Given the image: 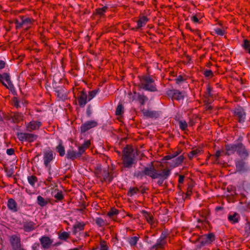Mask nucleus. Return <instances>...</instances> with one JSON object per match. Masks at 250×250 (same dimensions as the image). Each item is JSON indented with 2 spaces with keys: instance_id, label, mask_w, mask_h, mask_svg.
I'll list each match as a JSON object with an SVG mask.
<instances>
[{
  "instance_id": "f257e3e1",
  "label": "nucleus",
  "mask_w": 250,
  "mask_h": 250,
  "mask_svg": "<svg viewBox=\"0 0 250 250\" xmlns=\"http://www.w3.org/2000/svg\"><path fill=\"white\" fill-rule=\"evenodd\" d=\"M122 161L124 167L130 168L136 163L135 153L133 148L126 146L123 150Z\"/></svg>"
},
{
  "instance_id": "f03ea898",
  "label": "nucleus",
  "mask_w": 250,
  "mask_h": 250,
  "mask_svg": "<svg viewBox=\"0 0 250 250\" xmlns=\"http://www.w3.org/2000/svg\"><path fill=\"white\" fill-rule=\"evenodd\" d=\"M140 86L143 89L151 92H155L157 90L154 80L149 75H145L140 77Z\"/></svg>"
},
{
  "instance_id": "7ed1b4c3",
  "label": "nucleus",
  "mask_w": 250,
  "mask_h": 250,
  "mask_svg": "<svg viewBox=\"0 0 250 250\" xmlns=\"http://www.w3.org/2000/svg\"><path fill=\"white\" fill-rule=\"evenodd\" d=\"M235 119L241 124H243L246 120V113L244 109L241 106H237L233 110Z\"/></svg>"
},
{
  "instance_id": "20e7f679",
  "label": "nucleus",
  "mask_w": 250,
  "mask_h": 250,
  "mask_svg": "<svg viewBox=\"0 0 250 250\" xmlns=\"http://www.w3.org/2000/svg\"><path fill=\"white\" fill-rule=\"evenodd\" d=\"M245 159H238L235 160L236 170L239 173H244L250 170L249 167L245 161Z\"/></svg>"
},
{
  "instance_id": "39448f33",
  "label": "nucleus",
  "mask_w": 250,
  "mask_h": 250,
  "mask_svg": "<svg viewBox=\"0 0 250 250\" xmlns=\"http://www.w3.org/2000/svg\"><path fill=\"white\" fill-rule=\"evenodd\" d=\"M54 154L53 151L48 150L44 152L43 154V163L45 167L48 168L49 173L50 175V169H51V165H50V163L55 158Z\"/></svg>"
},
{
  "instance_id": "423d86ee",
  "label": "nucleus",
  "mask_w": 250,
  "mask_h": 250,
  "mask_svg": "<svg viewBox=\"0 0 250 250\" xmlns=\"http://www.w3.org/2000/svg\"><path fill=\"white\" fill-rule=\"evenodd\" d=\"M22 229L25 232H31L35 230L37 226L36 224L29 219H23L21 223Z\"/></svg>"
},
{
  "instance_id": "0eeeda50",
  "label": "nucleus",
  "mask_w": 250,
  "mask_h": 250,
  "mask_svg": "<svg viewBox=\"0 0 250 250\" xmlns=\"http://www.w3.org/2000/svg\"><path fill=\"white\" fill-rule=\"evenodd\" d=\"M17 137L21 141H27L28 142H33L36 140L38 137L37 135L29 133H18Z\"/></svg>"
},
{
  "instance_id": "6e6552de",
  "label": "nucleus",
  "mask_w": 250,
  "mask_h": 250,
  "mask_svg": "<svg viewBox=\"0 0 250 250\" xmlns=\"http://www.w3.org/2000/svg\"><path fill=\"white\" fill-rule=\"evenodd\" d=\"M9 241L13 250H21L22 248L21 247V241L20 236L17 235H12L9 237Z\"/></svg>"
},
{
  "instance_id": "1a4fd4ad",
  "label": "nucleus",
  "mask_w": 250,
  "mask_h": 250,
  "mask_svg": "<svg viewBox=\"0 0 250 250\" xmlns=\"http://www.w3.org/2000/svg\"><path fill=\"white\" fill-rule=\"evenodd\" d=\"M83 154V149L78 148V151H75L71 148L67 151L66 157L68 159L74 160L76 159L80 158Z\"/></svg>"
},
{
  "instance_id": "9d476101",
  "label": "nucleus",
  "mask_w": 250,
  "mask_h": 250,
  "mask_svg": "<svg viewBox=\"0 0 250 250\" xmlns=\"http://www.w3.org/2000/svg\"><path fill=\"white\" fill-rule=\"evenodd\" d=\"M167 94L172 100H176L177 101L183 100L185 97L183 92L175 89L168 90L167 91Z\"/></svg>"
},
{
  "instance_id": "9b49d317",
  "label": "nucleus",
  "mask_w": 250,
  "mask_h": 250,
  "mask_svg": "<svg viewBox=\"0 0 250 250\" xmlns=\"http://www.w3.org/2000/svg\"><path fill=\"white\" fill-rule=\"evenodd\" d=\"M215 239V235L212 233L205 234L199 238V241L202 245L211 244Z\"/></svg>"
},
{
  "instance_id": "f8f14e48",
  "label": "nucleus",
  "mask_w": 250,
  "mask_h": 250,
  "mask_svg": "<svg viewBox=\"0 0 250 250\" xmlns=\"http://www.w3.org/2000/svg\"><path fill=\"white\" fill-rule=\"evenodd\" d=\"M236 153L241 159H246L249 155V151L245 146L241 143H238Z\"/></svg>"
},
{
  "instance_id": "ddd939ff",
  "label": "nucleus",
  "mask_w": 250,
  "mask_h": 250,
  "mask_svg": "<svg viewBox=\"0 0 250 250\" xmlns=\"http://www.w3.org/2000/svg\"><path fill=\"white\" fill-rule=\"evenodd\" d=\"M156 172L157 170L153 165L152 163L148 167H146L144 168V173L145 175L153 179H157Z\"/></svg>"
},
{
  "instance_id": "4468645a",
  "label": "nucleus",
  "mask_w": 250,
  "mask_h": 250,
  "mask_svg": "<svg viewBox=\"0 0 250 250\" xmlns=\"http://www.w3.org/2000/svg\"><path fill=\"white\" fill-rule=\"evenodd\" d=\"M97 125L98 123L97 121L94 120L88 121L81 125L80 127L81 132L82 133H84Z\"/></svg>"
},
{
  "instance_id": "2eb2a0df",
  "label": "nucleus",
  "mask_w": 250,
  "mask_h": 250,
  "mask_svg": "<svg viewBox=\"0 0 250 250\" xmlns=\"http://www.w3.org/2000/svg\"><path fill=\"white\" fill-rule=\"evenodd\" d=\"M0 81L1 82L2 84L7 88H12L13 87V84L11 81L10 76L9 73H4L2 74H1V77H0Z\"/></svg>"
},
{
  "instance_id": "dca6fc26",
  "label": "nucleus",
  "mask_w": 250,
  "mask_h": 250,
  "mask_svg": "<svg viewBox=\"0 0 250 250\" xmlns=\"http://www.w3.org/2000/svg\"><path fill=\"white\" fill-rule=\"evenodd\" d=\"M42 125L40 121H31L26 124V128L27 131L31 132L32 131L38 130Z\"/></svg>"
},
{
  "instance_id": "f3484780",
  "label": "nucleus",
  "mask_w": 250,
  "mask_h": 250,
  "mask_svg": "<svg viewBox=\"0 0 250 250\" xmlns=\"http://www.w3.org/2000/svg\"><path fill=\"white\" fill-rule=\"evenodd\" d=\"M142 112L144 116L148 118L156 119L159 116V112L156 111L143 109Z\"/></svg>"
},
{
  "instance_id": "a211bd4d",
  "label": "nucleus",
  "mask_w": 250,
  "mask_h": 250,
  "mask_svg": "<svg viewBox=\"0 0 250 250\" xmlns=\"http://www.w3.org/2000/svg\"><path fill=\"white\" fill-rule=\"evenodd\" d=\"M142 213L147 222L150 225L151 227H155L157 225V221L154 220L153 216L146 211L143 210Z\"/></svg>"
},
{
  "instance_id": "6ab92c4d",
  "label": "nucleus",
  "mask_w": 250,
  "mask_h": 250,
  "mask_svg": "<svg viewBox=\"0 0 250 250\" xmlns=\"http://www.w3.org/2000/svg\"><path fill=\"white\" fill-rule=\"evenodd\" d=\"M79 104L81 107H84L88 101V97L86 93L82 91L80 92L78 98Z\"/></svg>"
},
{
  "instance_id": "aec40b11",
  "label": "nucleus",
  "mask_w": 250,
  "mask_h": 250,
  "mask_svg": "<svg viewBox=\"0 0 250 250\" xmlns=\"http://www.w3.org/2000/svg\"><path fill=\"white\" fill-rule=\"evenodd\" d=\"M40 241L42 246L44 249H48L52 243V240L49 237L46 236H43L40 239Z\"/></svg>"
},
{
  "instance_id": "412c9836",
  "label": "nucleus",
  "mask_w": 250,
  "mask_h": 250,
  "mask_svg": "<svg viewBox=\"0 0 250 250\" xmlns=\"http://www.w3.org/2000/svg\"><path fill=\"white\" fill-rule=\"evenodd\" d=\"M237 146L238 143L226 145V154L227 155H230L233 154L235 152H236Z\"/></svg>"
},
{
  "instance_id": "4be33fe9",
  "label": "nucleus",
  "mask_w": 250,
  "mask_h": 250,
  "mask_svg": "<svg viewBox=\"0 0 250 250\" xmlns=\"http://www.w3.org/2000/svg\"><path fill=\"white\" fill-rule=\"evenodd\" d=\"M7 206L8 208L13 212H16L18 210V204L12 198L8 199Z\"/></svg>"
},
{
  "instance_id": "5701e85b",
  "label": "nucleus",
  "mask_w": 250,
  "mask_h": 250,
  "mask_svg": "<svg viewBox=\"0 0 250 250\" xmlns=\"http://www.w3.org/2000/svg\"><path fill=\"white\" fill-rule=\"evenodd\" d=\"M171 173L170 170L168 168L163 169L161 172H159L157 170L156 172L157 178H161L167 179Z\"/></svg>"
},
{
  "instance_id": "b1692460",
  "label": "nucleus",
  "mask_w": 250,
  "mask_h": 250,
  "mask_svg": "<svg viewBox=\"0 0 250 250\" xmlns=\"http://www.w3.org/2000/svg\"><path fill=\"white\" fill-rule=\"evenodd\" d=\"M101 177H103L104 181L108 183H110L113 179L112 176L110 175L108 171V168L103 169Z\"/></svg>"
},
{
  "instance_id": "393cba45",
  "label": "nucleus",
  "mask_w": 250,
  "mask_h": 250,
  "mask_svg": "<svg viewBox=\"0 0 250 250\" xmlns=\"http://www.w3.org/2000/svg\"><path fill=\"white\" fill-rule=\"evenodd\" d=\"M166 244V240H162L159 238L157 239L156 244L151 247V250H157L158 249H163Z\"/></svg>"
},
{
  "instance_id": "a878e982",
  "label": "nucleus",
  "mask_w": 250,
  "mask_h": 250,
  "mask_svg": "<svg viewBox=\"0 0 250 250\" xmlns=\"http://www.w3.org/2000/svg\"><path fill=\"white\" fill-rule=\"evenodd\" d=\"M85 224L83 222H77L73 226V232L76 234L79 231L84 229Z\"/></svg>"
},
{
  "instance_id": "bb28decb",
  "label": "nucleus",
  "mask_w": 250,
  "mask_h": 250,
  "mask_svg": "<svg viewBox=\"0 0 250 250\" xmlns=\"http://www.w3.org/2000/svg\"><path fill=\"white\" fill-rule=\"evenodd\" d=\"M20 18V20L22 21L23 25L26 26V30H28L30 26L32 24L33 20L30 18H24L23 16H21Z\"/></svg>"
},
{
  "instance_id": "cd10ccee",
  "label": "nucleus",
  "mask_w": 250,
  "mask_h": 250,
  "mask_svg": "<svg viewBox=\"0 0 250 250\" xmlns=\"http://www.w3.org/2000/svg\"><path fill=\"white\" fill-rule=\"evenodd\" d=\"M148 21V19L146 17L143 16L141 17L137 21V28H140L144 26Z\"/></svg>"
},
{
  "instance_id": "c85d7f7f",
  "label": "nucleus",
  "mask_w": 250,
  "mask_h": 250,
  "mask_svg": "<svg viewBox=\"0 0 250 250\" xmlns=\"http://www.w3.org/2000/svg\"><path fill=\"white\" fill-rule=\"evenodd\" d=\"M37 202L40 207H43L48 203L49 201L47 199H45L39 195L37 197Z\"/></svg>"
},
{
  "instance_id": "c756f323",
  "label": "nucleus",
  "mask_w": 250,
  "mask_h": 250,
  "mask_svg": "<svg viewBox=\"0 0 250 250\" xmlns=\"http://www.w3.org/2000/svg\"><path fill=\"white\" fill-rule=\"evenodd\" d=\"M56 149L59 153V155L62 157L65 155V149L62 145V142L61 140L60 141L59 145L56 146Z\"/></svg>"
},
{
  "instance_id": "7c9ffc66",
  "label": "nucleus",
  "mask_w": 250,
  "mask_h": 250,
  "mask_svg": "<svg viewBox=\"0 0 250 250\" xmlns=\"http://www.w3.org/2000/svg\"><path fill=\"white\" fill-rule=\"evenodd\" d=\"M135 95L137 96V100L142 105H144L148 100V98L144 95L136 93H135Z\"/></svg>"
},
{
  "instance_id": "2f4dec72",
  "label": "nucleus",
  "mask_w": 250,
  "mask_h": 250,
  "mask_svg": "<svg viewBox=\"0 0 250 250\" xmlns=\"http://www.w3.org/2000/svg\"><path fill=\"white\" fill-rule=\"evenodd\" d=\"M239 215L237 213H234L233 215H229L228 216V220L233 224L238 222Z\"/></svg>"
},
{
  "instance_id": "473e14b6",
  "label": "nucleus",
  "mask_w": 250,
  "mask_h": 250,
  "mask_svg": "<svg viewBox=\"0 0 250 250\" xmlns=\"http://www.w3.org/2000/svg\"><path fill=\"white\" fill-rule=\"evenodd\" d=\"M107 7L106 6H104L102 8H97L95 10V14L100 16V17H102L104 15L105 13L107 10Z\"/></svg>"
},
{
  "instance_id": "72a5a7b5",
  "label": "nucleus",
  "mask_w": 250,
  "mask_h": 250,
  "mask_svg": "<svg viewBox=\"0 0 250 250\" xmlns=\"http://www.w3.org/2000/svg\"><path fill=\"white\" fill-rule=\"evenodd\" d=\"M27 180L29 184L32 187H35V183L38 181V178L34 175L28 176Z\"/></svg>"
},
{
  "instance_id": "f704fd0d",
  "label": "nucleus",
  "mask_w": 250,
  "mask_h": 250,
  "mask_svg": "<svg viewBox=\"0 0 250 250\" xmlns=\"http://www.w3.org/2000/svg\"><path fill=\"white\" fill-rule=\"evenodd\" d=\"M59 238L61 240L66 241L70 237V232L63 231L58 234Z\"/></svg>"
},
{
  "instance_id": "c9c22d12",
  "label": "nucleus",
  "mask_w": 250,
  "mask_h": 250,
  "mask_svg": "<svg viewBox=\"0 0 250 250\" xmlns=\"http://www.w3.org/2000/svg\"><path fill=\"white\" fill-rule=\"evenodd\" d=\"M200 152V150L196 149L191 151L188 154V157L189 159H192L193 157H196Z\"/></svg>"
},
{
  "instance_id": "e433bc0d",
  "label": "nucleus",
  "mask_w": 250,
  "mask_h": 250,
  "mask_svg": "<svg viewBox=\"0 0 250 250\" xmlns=\"http://www.w3.org/2000/svg\"><path fill=\"white\" fill-rule=\"evenodd\" d=\"M139 240V237L133 236L128 238V242L131 246H135Z\"/></svg>"
},
{
  "instance_id": "4c0bfd02",
  "label": "nucleus",
  "mask_w": 250,
  "mask_h": 250,
  "mask_svg": "<svg viewBox=\"0 0 250 250\" xmlns=\"http://www.w3.org/2000/svg\"><path fill=\"white\" fill-rule=\"evenodd\" d=\"M184 159V156L180 155V156L174 159V167H177L181 165L183 162Z\"/></svg>"
},
{
  "instance_id": "58836bf2",
  "label": "nucleus",
  "mask_w": 250,
  "mask_h": 250,
  "mask_svg": "<svg viewBox=\"0 0 250 250\" xmlns=\"http://www.w3.org/2000/svg\"><path fill=\"white\" fill-rule=\"evenodd\" d=\"M99 89H95L90 91L88 94V96H87L88 101H90L93 98H94L96 96V95L99 93Z\"/></svg>"
},
{
  "instance_id": "ea45409f",
  "label": "nucleus",
  "mask_w": 250,
  "mask_h": 250,
  "mask_svg": "<svg viewBox=\"0 0 250 250\" xmlns=\"http://www.w3.org/2000/svg\"><path fill=\"white\" fill-rule=\"evenodd\" d=\"M13 117L16 122H19L23 120V115L21 113L17 112L14 113Z\"/></svg>"
},
{
  "instance_id": "a19ab883",
  "label": "nucleus",
  "mask_w": 250,
  "mask_h": 250,
  "mask_svg": "<svg viewBox=\"0 0 250 250\" xmlns=\"http://www.w3.org/2000/svg\"><path fill=\"white\" fill-rule=\"evenodd\" d=\"M95 223L99 227H102L105 225V221L101 217H97L95 219Z\"/></svg>"
},
{
  "instance_id": "79ce46f5",
  "label": "nucleus",
  "mask_w": 250,
  "mask_h": 250,
  "mask_svg": "<svg viewBox=\"0 0 250 250\" xmlns=\"http://www.w3.org/2000/svg\"><path fill=\"white\" fill-rule=\"evenodd\" d=\"M180 128L183 130H186L188 127V124L185 121L181 120L179 122Z\"/></svg>"
},
{
  "instance_id": "37998d69",
  "label": "nucleus",
  "mask_w": 250,
  "mask_h": 250,
  "mask_svg": "<svg viewBox=\"0 0 250 250\" xmlns=\"http://www.w3.org/2000/svg\"><path fill=\"white\" fill-rule=\"evenodd\" d=\"M90 145V142L89 140H87L84 142V143L81 146L79 147V149H83V153L85 152L86 148L89 147Z\"/></svg>"
},
{
  "instance_id": "c03bdc74",
  "label": "nucleus",
  "mask_w": 250,
  "mask_h": 250,
  "mask_svg": "<svg viewBox=\"0 0 250 250\" xmlns=\"http://www.w3.org/2000/svg\"><path fill=\"white\" fill-rule=\"evenodd\" d=\"M124 113V107L120 104L117 106L116 110V114L117 115H121Z\"/></svg>"
},
{
  "instance_id": "a18cd8bd",
  "label": "nucleus",
  "mask_w": 250,
  "mask_h": 250,
  "mask_svg": "<svg viewBox=\"0 0 250 250\" xmlns=\"http://www.w3.org/2000/svg\"><path fill=\"white\" fill-rule=\"evenodd\" d=\"M212 97L211 93V88L209 85H208L207 87V91L206 92V100L209 99V98Z\"/></svg>"
},
{
  "instance_id": "49530a36",
  "label": "nucleus",
  "mask_w": 250,
  "mask_h": 250,
  "mask_svg": "<svg viewBox=\"0 0 250 250\" xmlns=\"http://www.w3.org/2000/svg\"><path fill=\"white\" fill-rule=\"evenodd\" d=\"M54 197L58 200L61 201L63 199V195L62 191H57V192L54 195Z\"/></svg>"
},
{
  "instance_id": "de8ad7c7",
  "label": "nucleus",
  "mask_w": 250,
  "mask_h": 250,
  "mask_svg": "<svg viewBox=\"0 0 250 250\" xmlns=\"http://www.w3.org/2000/svg\"><path fill=\"white\" fill-rule=\"evenodd\" d=\"M100 250H108V247L104 241H101L100 244Z\"/></svg>"
},
{
  "instance_id": "09e8293b",
  "label": "nucleus",
  "mask_w": 250,
  "mask_h": 250,
  "mask_svg": "<svg viewBox=\"0 0 250 250\" xmlns=\"http://www.w3.org/2000/svg\"><path fill=\"white\" fill-rule=\"evenodd\" d=\"M118 210L115 208H112L109 212L107 213V215L110 217H113L114 216L117 215L118 214Z\"/></svg>"
},
{
  "instance_id": "8fccbe9b",
  "label": "nucleus",
  "mask_w": 250,
  "mask_h": 250,
  "mask_svg": "<svg viewBox=\"0 0 250 250\" xmlns=\"http://www.w3.org/2000/svg\"><path fill=\"white\" fill-rule=\"evenodd\" d=\"M138 189L136 188H131L129 189V191L128 192V195L129 196H132L133 195L136 194L138 192Z\"/></svg>"
},
{
  "instance_id": "3c124183",
  "label": "nucleus",
  "mask_w": 250,
  "mask_h": 250,
  "mask_svg": "<svg viewBox=\"0 0 250 250\" xmlns=\"http://www.w3.org/2000/svg\"><path fill=\"white\" fill-rule=\"evenodd\" d=\"M103 169L101 167H98L95 170V173L96 176L98 178H101Z\"/></svg>"
},
{
  "instance_id": "603ef678",
  "label": "nucleus",
  "mask_w": 250,
  "mask_h": 250,
  "mask_svg": "<svg viewBox=\"0 0 250 250\" xmlns=\"http://www.w3.org/2000/svg\"><path fill=\"white\" fill-rule=\"evenodd\" d=\"M206 103L205 104V108L206 110H211L212 108V106L210 104L211 102L209 99L206 100Z\"/></svg>"
},
{
  "instance_id": "864d4df0",
  "label": "nucleus",
  "mask_w": 250,
  "mask_h": 250,
  "mask_svg": "<svg viewBox=\"0 0 250 250\" xmlns=\"http://www.w3.org/2000/svg\"><path fill=\"white\" fill-rule=\"evenodd\" d=\"M14 23L16 24V28L19 29L21 28L23 25V23H22V21H19L18 20H15Z\"/></svg>"
},
{
  "instance_id": "5fc2aeb1",
  "label": "nucleus",
  "mask_w": 250,
  "mask_h": 250,
  "mask_svg": "<svg viewBox=\"0 0 250 250\" xmlns=\"http://www.w3.org/2000/svg\"><path fill=\"white\" fill-rule=\"evenodd\" d=\"M134 176L137 177V178L142 179L143 177L145 176V173H144V170L142 171H137L134 173Z\"/></svg>"
},
{
  "instance_id": "6e6d98bb",
  "label": "nucleus",
  "mask_w": 250,
  "mask_h": 250,
  "mask_svg": "<svg viewBox=\"0 0 250 250\" xmlns=\"http://www.w3.org/2000/svg\"><path fill=\"white\" fill-rule=\"evenodd\" d=\"M245 50L250 47V42L248 40H244V43L242 45Z\"/></svg>"
},
{
  "instance_id": "4d7b16f0",
  "label": "nucleus",
  "mask_w": 250,
  "mask_h": 250,
  "mask_svg": "<svg viewBox=\"0 0 250 250\" xmlns=\"http://www.w3.org/2000/svg\"><path fill=\"white\" fill-rule=\"evenodd\" d=\"M14 105L16 108L21 107V101H19L17 98H14L13 100Z\"/></svg>"
},
{
  "instance_id": "13d9d810",
  "label": "nucleus",
  "mask_w": 250,
  "mask_h": 250,
  "mask_svg": "<svg viewBox=\"0 0 250 250\" xmlns=\"http://www.w3.org/2000/svg\"><path fill=\"white\" fill-rule=\"evenodd\" d=\"M215 33L217 35H220V36H223L225 33L224 30H223L220 28H217L216 29H215Z\"/></svg>"
},
{
  "instance_id": "bf43d9fd",
  "label": "nucleus",
  "mask_w": 250,
  "mask_h": 250,
  "mask_svg": "<svg viewBox=\"0 0 250 250\" xmlns=\"http://www.w3.org/2000/svg\"><path fill=\"white\" fill-rule=\"evenodd\" d=\"M245 230L246 233H247L248 234H250V223L248 222L246 223L245 226Z\"/></svg>"
},
{
  "instance_id": "052dcab7",
  "label": "nucleus",
  "mask_w": 250,
  "mask_h": 250,
  "mask_svg": "<svg viewBox=\"0 0 250 250\" xmlns=\"http://www.w3.org/2000/svg\"><path fill=\"white\" fill-rule=\"evenodd\" d=\"M184 79L182 75L178 76L177 78L175 79L176 83L177 84H179L184 81Z\"/></svg>"
},
{
  "instance_id": "680f3d73",
  "label": "nucleus",
  "mask_w": 250,
  "mask_h": 250,
  "mask_svg": "<svg viewBox=\"0 0 250 250\" xmlns=\"http://www.w3.org/2000/svg\"><path fill=\"white\" fill-rule=\"evenodd\" d=\"M204 74L206 77H211L213 75V73L211 70H206Z\"/></svg>"
},
{
  "instance_id": "e2e57ef3",
  "label": "nucleus",
  "mask_w": 250,
  "mask_h": 250,
  "mask_svg": "<svg viewBox=\"0 0 250 250\" xmlns=\"http://www.w3.org/2000/svg\"><path fill=\"white\" fill-rule=\"evenodd\" d=\"M167 236V233L166 231H163L159 238L162 240H166Z\"/></svg>"
},
{
  "instance_id": "0e129e2a",
  "label": "nucleus",
  "mask_w": 250,
  "mask_h": 250,
  "mask_svg": "<svg viewBox=\"0 0 250 250\" xmlns=\"http://www.w3.org/2000/svg\"><path fill=\"white\" fill-rule=\"evenodd\" d=\"M40 244L38 243H34L32 246V250H39Z\"/></svg>"
},
{
  "instance_id": "69168bd1",
  "label": "nucleus",
  "mask_w": 250,
  "mask_h": 250,
  "mask_svg": "<svg viewBox=\"0 0 250 250\" xmlns=\"http://www.w3.org/2000/svg\"><path fill=\"white\" fill-rule=\"evenodd\" d=\"M185 177L183 175H179V179H178V182L180 184H182L184 183V181Z\"/></svg>"
},
{
  "instance_id": "338daca9",
  "label": "nucleus",
  "mask_w": 250,
  "mask_h": 250,
  "mask_svg": "<svg viewBox=\"0 0 250 250\" xmlns=\"http://www.w3.org/2000/svg\"><path fill=\"white\" fill-rule=\"evenodd\" d=\"M14 149L13 148H8L6 150V153L8 155H12L14 153Z\"/></svg>"
},
{
  "instance_id": "774afa93",
  "label": "nucleus",
  "mask_w": 250,
  "mask_h": 250,
  "mask_svg": "<svg viewBox=\"0 0 250 250\" xmlns=\"http://www.w3.org/2000/svg\"><path fill=\"white\" fill-rule=\"evenodd\" d=\"M191 19L192 21L195 23H197L199 22V19L196 16H192Z\"/></svg>"
}]
</instances>
